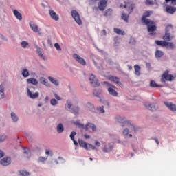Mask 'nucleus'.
I'll return each mask as SVG.
<instances>
[{
  "label": "nucleus",
  "mask_w": 176,
  "mask_h": 176,
  "mask_svg": "<svg viewBox=\"0 0 176 176\" xmlns=\"http://www.w3.org/2000/svg\"><path fill=\"white\" fill-rule=\"evenodd\" d=\"M102 85H107V86H109L107 88V91L109 92V94H110V96H113V97H118V91L115 90V89H116V86L112 85L111 84H109V82L107 81H104L102 82Z\"/></svg>",
  "instance_id": "obj_1"
},
{
  "label": "nucleus",
  "mask_w": 176,
  "mask_h": 176,
  "mask_svg": "<svg viewBox=\"0 0 176 176\" xmlns=\"http://www.w3.org/2000/svg\"><path fill=\"white\" fill-rule=\"evenodd\" d=\"M78 144L81 148H83L84 149H86V151H90V149H92L93 151L96 149V146H93L92 144H87L85 140H79Z\"/></svg>",
  "instance_id": "obj_2"
},
{
  "label": "nucleus",
  "mask_w": 176,
  "mask_h": 176,
  "mask_svg": "<svg viewBox=\"0 0 176 176\" xmlns=\"http://www.w3.org/2000/svg\"><path fill=\"white\" fill-rule=\"evenodd\" d=\"M166 80L169 82L174 80V76L168 74V70L165 71V72L162 75L161 82H164Z\"/></svg>",
  "instance_id": "obj_3"
},
{
  "label": "nucleus",
  "mask_w": 176,
  "mask_h": 176,
  "mask_svg": "<svg viewBox=\"0 0 176 176\" xmlns=\"http://www.w3.org/2000/svg\"><path fill=\"white\" fill-rule=\"evenodd\" d=\"M71 107H72V104H71L70 102L67 101L65 104V109H70V111L72 113H74L76 116V115H79V107H76L71 109Z\"/></svg>",
  "instance_id": "obj_4"
},
{
  "label": "nucleus",
  "mask_w": 176,
  "mask_h": 176,
  "mask_svg": "<svg viewBox=\"0 0 176 176\" xmlns=\"http://www.w3.org/2000/svg\"><path fill=\"white\" fill-rule=\"evenodd\" d=\"M151 14H152V11H146L142 17V23H144V24H153V21H151L149 19H146V17H149Z\"/></svg>",
  "instance_id": "obj_5"
},
{
  "label": "nucleus",
  "mask_w": 176,
  "mask_h": 176,
  "mask_svg": "<svg viewBox=\"0 0 176 176\" xmlns=\"http://www.w3.org/2000/svg\"><path fill=\"white\" fill-rule=\"evenodd\" d=\"M72 16L78 25H82V19H80V16L79 15V13H78L77 10H72Z\"/></svg>",
  "instance_id": "obj_6"
},
{
  "label": "nucleus",
  "mask_w": 176,
  "mask_h": 176,
  "mask_svg": "<svg viewBox=\"0 0 176 176\" xmlns=\"http://www.w3.org/2000/svg\"><path fill=\"white\" fill-rule=\"evenodd\" d=\"M0 164L4 166H10V164H12V157H3L0 160Z\"/></svg>",
  "instance_id": "obj_7"
},
{
  "label": "nucleus",
  "mask_w": 176,
  "mask_h": 176,
  "mask_svg": "<svg viewBox=\"0 0 176 176\" xmlns=\"http://www.w3.org/2000/svg\"><path fill=\"white\" fill-rule=\"evenodd\" d=\"M89 81L91 85H93L94 87H98L100 86V82L96 78V76L94 74H91L89 77Z\"/></svg>",
  "instance_id": "obj_8"
},
{
  "label": "nucleus",
  "mask_w": 176,
  "mask_h": 176,
  "mask_svg": "<svg viewBox=\"0 0 176 176\" xmlns=\"http://www.w3.org/2000/svg\"><path fill=\"white\" fill-rule=\"evenodd\" d=\"M107 79L111 82H114V83H116V85H118V86H122V84L120 82V79L118 76H109Z\"/></svg>",
  "instance_id": "obj_9"
},
{
  "label": "nucleus",
  "mask_w": 176,
  "mask_h": 176,
  "mask_svg": "<svg viewBox=\"0 0 176 176\" xmlns=\"http://www.w3.org/2000/svg\"><path fill=\"white\" fill-rule=\"evenodd\" d=\"M144 107L145 108H146V109H148V111H156L157 108H159L157 104L154 103H151V104L145 103Z\"/></svg>",
  "instance_id": "obj_10"
},
{
  "label": "nucleus",
  "mask_w": 176,
  "mask_h": 176,
  "mask_svg": "<svg viewBox=\"0 0 176 176\" xmlns=\"http://www.w3.org/2000/svg\"><path fill=\"white\" fill-rule=\"evenodd\" d=\"M120 8H124L128 11V13H131L134 9V5L130 3H126L124 5L120 4Z\"/></svg>",
  "instance_id": "obj_11"
},
{
  "label": "nucleus",
  "mask_w": 176,
  "mask_h": 176,
  "mask_svg": "<svg viewBox=\"0 0 176 176\" xmlns=\"http://www.w3.org/2000/svg\"><path fill=\"white\" fill-rule=\"evenodd\" d=\"M74 58L78 61L81 65H86V60L83 59V58L80 57L78 54H73Z\"/></svg>",
  "instance_id": "obj_12"
},
{
  "label": "nucleus",
  "mask_w": 176,
  "mask_h": 176,
  "mask_svg": "<svg viewBox=\"0 0 176 176\" xmlns=\"http://www.w3.org/2000/svg\"><path fill=\"white\" fill-rule=\"evenodd\" d=\"M165 10L166 13H168L169 14H174V13L176 12V7L173 6H166Z\"/></svg>",
  "instance_id": "obj_13"
},
{
  "label": "nucleus",
  "mask_w": 176,
  "mask_h": 176,
  "mask_svg": "<svg viewBox=\"0 0 176 176\" xmlns=\"http://www.w3.org/2000/svg\"><path fill=\"white\" fill-rule=\"evenodd\" d=\"M164 105L167 107L172 112H176V104H173L172 102H164Z\"/></svg>",
  "instance_id": "obj_14"
},
{
  "label": "nucleus",
  "mask_w": 176,
  "mask_h": 176,
  "mask_svg": "<svg viewBox=\"0 0 176 176\" xmlns=\"http://www.w3.org/2000/svg\"><path fill=\"white\" fill-rule=\"evenodd\" d=\"M49 14L55 21H58V20H60V16H58V14H57V13H56V12H54V10H50L49 11Z\"/></svg>",
  "instance_id": "obj_15"
},
{
  "label": "nucleus",
  "mask_w": 176,
  "mask_h": 176,
  "mask_svg": "<svg viewBox=\"0 0 176 176\" xmlns=\"http://www.w3.org/2000/svg\"><path fill=\"white\" fill-rule=\"evenodd\" d=\"M89 126L90 127H91L92 131H94V132L97 131V126L94 124L91 123V122H87L86 124V125L85 126V131H89Z\"/></svg>",
  "instance_id": "obj_16"
},
{
  "label": "nucleus",
  "mask_w": 176,
  "mask_h": 176,
  "mask_svg": "<svg viewBox=\"0 0 176 176\" xmlns=\"http://www.w3.org/2000/svg\"><path fill=\"white\" fill-rule=\"evenodd\" d=\"M107 0H101L98 5L99 10H101L102 12H103V10H105V8H107Z\"/></svg>",
  "instance_id": "obj_17"
},
{
  "label": "nucleus",
  "mask_w": 176,
  "mask_h": 176,
  "mask_svg": "<svg viewBox=\"0 0 176 176\" xmlns=\"http://www.w3.org/2000/svg\"><path fill=\"white\" fill-rule=\"evenodd\" d=\"M27 93H28V97H30V98H32L33 100L35 98H38L39 97V93L38 92H36L34 94H32V92H31L30 91V89H27Z\"/></svg>",
  "instance_id": "obj_18"
},
{
  "label": "nucleus",
  "mask_w": 176,
  "mask_h": 176,
  "mask_svg": "<svg viewBox=\"0 0 176 176\" xmlns=\"http://www.w3.org/2000/svg\"><path fill=\"white\" fill-rule=\"evenodd\" d=\"M48 80L52 83V85H54L55 86H59L60 82H58V80L52 77V76H48Z\"/></svg>",
  "instance_id": "obj_19"
},
{
  "label": "nucleus",
  "mask_w": 176,
  "mask_h": 176,
  "mask_svg": "<svg viewBox=\"0 0 176 176\" xmlns=\"http://www.w3.org/2000/svg\"><path fill=\"white\" fill-rule=\"evenodd\" d=\"M153 23H148L146 24L147 25V30L148 32H153V31H156V26L153 25Z\"/></svg>",
  "instance_id": "obj_20"
},
{
  "label": "nucleus",
  "mask_w": 176,
  "mask_h": 176,
  "mask_svg": "<svg viewBox=\"0 0 176 176\" xmlns=\"http://www.w3.org/2000/svg\"><path fill=\"white\" fill-rule=\"evenodd\" d=\"M28 83L30 84V85H34V86H36V85H38V83H39L38 82V80H36V78H30L27 80Z\"/></svg>",
  "instance_id": "obj_21"
},
{
  "label": "nucleus",
  "mask_w": 176,
  "mask_h": 176,
  "mask_svg": "<svg viewBox=\"0 0 176 176\" xmlns=\"http://www.w3.org/2000/svg\"><path fill=\"white\" fill-rule=\"evenodd\" d=\"M135 75L140 76L141 75V66L138 65H134Z\"/></svg>",
  "instance_id": "obj_22"
},
{
  "label": "nucleus",
  "mask_w": 176,
  "mask_h": 176,
  "mask_svg": "<svg viewBox=\"0 0 176 176\" xmlns=\"http://www.w3.org/2000/svg\"><path fill=\"white\" fill-rule=\"evenodd\" d=\"M13 13L18 20H23V15H21V13H20L17 10H14Z\"/></svg>",
  "instance_id": "obj_23"
},
{
  "label": "nucleus",
  "mask_w": 176,
  "mask_h": 176,
  "mask_svg": "<svg viewBox=\"0 0 176 176\" xmlns=\"http://www.w3.org/2000/svg\"><path fill=\"white\" fill-rule=\"evenodd\" d=\"M30 27L32 28L34 32H39V28L38 25H36V24L34 23H30Z\"/></svg>",
  "instance_id": "obj_24"
},
{
  "label": "nucleus",
  "mask_w": 176,
  "mask_h": 176,
  "mask_svg": "<svg viewBox=\"0 0 176 176\" xmlns=\"http://www.w3.org/2000/svg\"><path fill=\"white\" fill-rule=\"evenodd\" d=\"M116 120L118 123H121L122 124H126L127 123V120L124 117H117Z\"/></svg>",
  "instance_id": "obj_25"
},
{
  "label": "nucleus",
  "mask_w": 176,
  "mask_h": 176,
  "mask_svg": "<svg viewBox=\"0 0 176 176\" xmlns=\"http://www.w3.org/2000/svg\"><path fill=\"white\" fill-rule=\"evenodd\" d=\"M5 89L3 85H0V100L5 98Z\"/></svg>",
  "instance_id": "obj_26"
},
{
  "label": "nucleus",
  "mask_w": 176,
  "mask_h": 176,
  "mask_svg": "<svg viewBox=\"0 0 176 176\" xmlns=\"http://www.w3.org/2000/svg\"><path fill=\"white\" fill-rule=\"evenodd\" d=\"M155 43H156V45H157L158 46H163V47L167 46V41H164L156 40V41H155Z\"/></svg>",
  "instance_id": "obj_27"
},
{
  "label": "nucleus",
  "mask_w": 176,
  "mask_h": 176,
  "mask_svg": "<svg viewBox=\"0 0 176 176\" xmlns=\"http://www.w3.org/2000/svg\"><path fill=\"white\" fill-rule=\"evenodd\" d=\"M173 39V36H171V34L170 33H165V34L163 36V40L164 41H170Z\"/></svg>",
  "instance_id": "obj_28"
},
{
  "label": "nucleus",
  "mask_w": 176,
  "mask_h": 176,
  "mask_svg": "<svg viewBox=\"0 0 176 176\" xmlns=\"http://www.w3.org/2000/svg\"><path fill=\"white\" fill-rule=\"evenodd\" d=\"M23 153L25 155V157L27 159H30V157H31V151H30V149L25 148Z\"/></svg>",
  "instance_id": "obj_29"
},
{
  "label": "nucleus",
  "mask_w": 176,
  "mask_h": 176,
  "mask_svg": "<svg viewBox=\"0 0 176 176\" xmlns=\"http://www.w3.org/2000/svg\"><path fill=\"white\" fill-rule=\"evenodd\" d=\"M114 32H116V34H117L118 35H125L126 34L124 31H123L119 28H114Z\"/></svg>",
  "instance_id": "obj_30"
},
{
  "label": "nucleus",
  "mask_w": 176,
  "mask_h": 176,
  "mask_svg": "<svg viewBox=\"0 0 176 176\" xmlns=\"http://www.w3.org/2000/svg\"><path fill=\"white\" fill-rule=\"evenodd\" d=\"M87 107L91 111V112H96V107L91 103H87Z\"/></svg>",
  "instance_id": "obj_31"
},
{
  "label": "nucleus",
  "mask_w": 176,
  "mask_h": 176,
  "mask_svg": "<svg viewBox=\"0 0 176 176\" xmlns=\"http://www.w3.org/2000/svg\"><path fill=\"white\" fill-rule=\"evenodd\" d=\"M64 131V125L63 124H59L57 126V132L59 133V134H61Z\"/></svg>",
  "instance_id": "obj_32"
},
{
  "label": "nucleus",
  "mask_w": 176,
  "mask_h": 176,
  "mask_svg": "<svg viewBox=\"0 0 176 176\" xmlns=\"http://www.w3.org/2000/svg\"><path fill=\"white\" fill-rule=\"evenodd\" d=\"M22 76H23V78H28L30 76V72H28V69H23Z\"/></svg>",
  "instance_id": "obj_33"
},
{
  "label": "nucleus",
  "mask_w": 176,
  "mask_h": 176,
  "mask_svg": "<svg viewBox=\"0 0 176 176\" xmlns=\"http://www.w3.org/2000/svg\"><path fill=\"white\" fill-rule=\"evenodd\" d=\"M36 52L38 54V56L43 58V60H46V57H45L43 56V54L42 53V50L41 49V47H38L37 50H36Z\"/></svg>",
  "instance_id": "obj_34"
},
{
  "label": "nucleus",
  "mask_w": 176,
  "mask_h": 176,
  "mask_svg": "<svg viewBox=\"0 0 176 176\" xmlns=\"http://www.w3.org/2000/svg\"><path fill=\"white\" fill-rule=\"evenodd\" d=\"M73 123L75 124V126H78L80 129H84L86 127L85 124H81L79 121H74Z\"/></svg>",
  "instance_id": "obj_35"
},
{
  "label": "nucleus",
  "mask_w": 176,
  "mask_h": 176,
  "mask_svg": "<svg viewBox=\"0 0 176 176\" xmlns=\"http://www.w3.org/2000/svg\"><path fill=\"white\" fill-rule=\"evenodd\" d=\"M163 54H164L163 51L157 50L155 52V57H156V58H160V57H163Z\"/></svg>",
  "instance_id": "obj_36"
},
{
  "label": "nucleus",
  "mask_w": 176,
  "mask_h": 176,
  "mask_svg": "<svg viewBox=\"0 0 176 176\" xmlns=\"http://www.w3.org/2000/svg\"><path fill=\"white\" fill-rule=\"evenodd\" d=\"M150 86L151 87H162V85H157L155 80H151L150 82Z\"/></svg>",
  "instance_id": "obj_37"
},
{
  "label": "nucleus",
  "mask_w": 176,
  "mask_h": 176,
  "mask_svg": "<svg viewBox=\"0 0 176 176\" xmlns=\"http://www.w3.org/2000/svg\"><path fill=\"white\" fill-rule=\"evenodd\" d=\"M21 46L23 49H27V47H28V46H30V43H28V42H27L25 41H23L22 42H21Z\"/></svg>",
  "instance_id": "obj_38"
},
{
  "label": "nucleus",
  "mask_w": 176,
  "mask_h": 176,
  "mask_svg": "<svg viewBox=\"0 0 176 176\" xmlns=\"http://www.w3.org/2000/svg\"><path fill=\"white\" fill-rule=\"evenodd\" d=\"M101 93L102 91L100 89H95L94 91V96H95V97H100Z\"/></svg>",
  "instance_id": "obj_39"
},
{
  "label": "nucleus",
  "mask_w": 176,
  "mask_h": 176,
  "mask_svg": "<svg viewBox=\"0 0 176 176\" xmlns=\"http://www.w3.org/2000/svg\"><path fill=\"white\" fill-rule=\"evenodd\" d=\"M11 118L13 122H17L19 120V117L14 113H11Z\"/></svg>",
  "instance_id": "obj_40"
},
{
  "label": "nucleus",
  "mask_w": 176,
  "mask_h": 176,
  "mask_svg": "<svg viewBox=\"0 0 176 176\" xmlns=\"http://www.w3.org/2000/svg\"><path fill=\"white\" fill-rule=\"evenodd\" d=\"M122 20H124L126 23L129 22V16H127V14H126L124 12L122 13Z\"/></svg>",
  "instance_id": "obj_41"
},
{
  "label": "nucleus",
  "mask_w": 176,
  "mask_h": 176,
  "mask_svg": "<svg viewBox=\"0 0 176 176\" xmlns=\"http://www.w3.org/2000/svg\"><path fill=\"white\" fill-rule=\"evenodd\" d=\"M40 82L42 85H45V86L47 85V80L43 77L40 78Z\"/></svg>",
  "instance_id": "obj_42"
},
{
  "label": "nucleus",
  "mask_w": 176,
  "mask_h": 176,
  "mask_svg": "<svg viewBox=\"0 0 176 176\" xmlns=\"http://www.w3.org/2000/svg\"><path fill=\"white\" fill-rule=\"evenodd\" d=\"M19 174L21 176H29L30 175V173H28L27 171H24V170H20Z\"/></svg>",
  "instance_id": "obj_43"
},
{
  "label": "nucleus",
  "mask_w": 176,
  "mask_h": 176,
  "mask_svg": "<svg viewBox=\"0 0 176 176\" xmlns=\"http://www.w3.org/2000/svg\"><path fill=\"white\" fill-rule=\"evenodd\" d=\"M165 2L166 3L170 2V5H172L173 6H176V0H165Z\"/></svg>",
  "instance_id": "obj_44"
},
{
  "label": "nucleus",
  "mask_w": 176,
  "mask_h": 176,
  "mask_svg": "<svg viewBox=\"0 0 176 176\" xmlns=\"http://www.w3.org/2000/svg\"><path fill=\"white\" fill-rule=\"evenodd\" d=\"M112 14V9L109 8L107 10L105 11L104 12V16H111Z\"/></svg>",
  "instance_id": "obj_45"
},
{
  "label": "nucleus",
  "mask_w": 176,
  "mask_h": 176,
  "mask_svg": "<svg viewBox=\"0 0 176 176\" xmlns=\"http://www.w3.org/2000/svg\"><path fill=\"white\" fill-rule=\"evenodd\" d=\"M166 47L169 49H174V43L171 42H166Z\"/></svg>",
  "instance_id": "obj_46"
},
{
  "label": "nucleus",
  "mask_w": 176,
  "mask_h": 176,
  "mask_svg": "<svg viewBox=\"0 0 176 176\" xmlns=\"http://www.w3.org/2000/svg\"><path fill=\"white\" fill-rule=\"evenodd\" d=\"M97 111H98L100 113H105V110L104 109V106L98 107Z\"/></svg>",
  "instance_id": "obj_47"
},
{
  "label": "nucleus",
  "mask_w": 176,
  "mask_h": 176,
  "mask_svg": "<svg viewBox=\"0 0 176 176\" xmlns=\"http://www.w3.org/2000/svg\"><path fill=\"white\" fill-rule=\"evenodd\" d=\"M129 129H132V130H133V131H135V133H137V131H138V129H140V128H138L133 124H131L129 126Z\"/></svg>",
  "instance_id": "obj_48"
},
{
  "label": "nucleus",
  "mask_w": 176,
  "mask_h": 176,
  "mask_svg": "<svg viewBox=\"0 0 176 176\" xmlns=\"http://www.w3.org/2000/svg\"><path fill=\"white\" fill-rule=\"evenodd\" d=\"M75 135H76V132H75V131H72V132L70 133L69 137H70V138H71L72 140H75Z\"/></svg>",
  "instance_id": "obj_49"
},
{
  "label": "nucleus",
  "mask_w": 176,
  "mask_h": 176,
  "mask_svg": "<svg viewBox=\"0 0 176 176\" xmlns=\"http://www.w3.org/2000/svg\"><path fill=\"white\" fill-rule=\"evenodd\" d=\"M50 104H51V105H53V106L57 105L58 102L56 99H51Z\"/></svg>",
  "instance_id": "obj_50"
},
{
  "label": "nucleus",
  "mask_w": 176,
  "mask_h": 176,
  "mask_svg": "<svg viewBox=\"0 0 176 176\" xmlns=\"http://www.w3.org/2000/svg\"><path fill=\"white\" fill-rule=\"evenodd\" d=\"M170 30H173V25H168L166 28V32L168 33Z\"/></svg>",
  "instance_id": "obj_51"
},
{
  "label": "nucleus",
  "mask_w": 176,
  "mask_h": 176,
  "mask_svg": "<svg viewBox=\"0 0 176 176\" xmlns=\"http://www.w3.org/2000/svg\"><path fill=\"white\" fill-rule=\"evenodd\" d=\"M54 47H56V50H61V47L60 46V44H58V43H56L54 44Z\"/></svg>",
  "instance_id": "obj_52"
},
{
  "label": "nucleus",
  "mask_w": 176,
  "mask_h": 176,
  "mask_svg": "<svg viewBox=\"0 0 176 176\" xmlns=\"http://www.w3.org/2000/svg\"><path fill=\"white\" fill-rule=\"evenodd\" d=\"M135 42H136L135 38H130L129 43L131 44V45H135Z\"/></svg>",
  "instance_id": "obj_53"
},
{
  "label": "nucleus",
  "mask_w": 176,
  "mask_h": 176,
  "mask_svg": "<svg viewBox=\"0 0 176 176\" xmlns=\"http://www.w3.org/2000/svg\"><path fill=\"white\" fill-rule=\"evenodd\" d=\"M6 140V135H2L0 136V142H3Z\"/></svg>",
  "instance_id": "obj_54"
},
{
  "label": "nucleus",
  "mask_w": 176,
  "mask_h": 176,
  "mask_svg": "<svg viewBox=\"0 0 176 176\" xmlns=\"http://www.w3.org/2000/svg\"><path fill=\"white\" fill-rule=\"evenodd\" d=\"M129 129L126 128L123 130V135H129Z\"/></svg>",
  "instance_id": "obj_55"
},
{
  "label": "nucleus",
  "mask_w": 176,
  "mask_h": 176,
  "mask_svg": "<svg viewBox=\"0 0 176 176\" xmlns=\"http://www.w3.org/2000/svg\"><path fill=\"white\" fill-rule=\"evenodd\" d=\"M102 151L103 152H106V153L111 152V151H112V148H107V147H104L102 148Z\"/></svg>",
  "instance_id": "obj_56"
},
{
  "label": "nucleus",
  "mask_w": 176,
  "mask_h": 176,
  "mask_svg": "<svg viewBox=\"0 0 176 176\" xmlns=\"http://www.w3.org/2000/svg\"><path fill=\"white\" fill-rule=\"evenodd\" d=\"M54 96L55 98H56L58 101L61 100V97H60L59 96H58L57 94L54 93Z\"/></svg>",
  "instance_id": "obj_57"
},
{
  "label": "nucleus",
  "mask_w": 176,
  "mask_h": 176,
  "mask_svg": "<svg viewBox=\"0 0 176 176\" xmlns=\"http://www.w3.org/2000/svg\"><path fill=\"white\" fill-rule=\"evenodd\" d=\"M3 156H5V153H3V151L0 150V159L3 157Z\"/></svg>",
  "instance_id": "obj_58"
},
{
  "label": "nucleus",
  "mask_w": 176,
  "mask_h": 176,
  "mask_svg": "<svg viewBox=\"0 0 176 176\" xmlns=\"http://www.w3.org/2000/svg\"><path fill=\"white\" fill-rule=\"evenodd\" d=\"M95 145L96 146H101V144L100 143V142H98V141H96L95 142Z\"/></svg>",
  "instance_id": "obj_59"
},
{
  "label": "nucleus",
  "mask_w": 176,
  "mask_h": 176,
  "mask_svg": "<svg viewBox=\"0 0 176 176\" xmlns=\"http://www.w3.org/2000/svg\"><path fill=\"white\" fill-rule=\"evenodd\" d=\"M146 5H153V3L152 1H149L146 0Z\"/></svg>",
  "instance_id": "obj_60"
},
{
  "label": "nucleus",
  "mask_w": 176,
  "mask_h": 176,
  "mask_svg": "<svg viewBox=\"0 0 176 176\" xmlns=\"http://www.w3.org/2000/svg\"><path fill=\"white\" fill-rule=\"evenodd\" d=\"M102 35H104V36L107 35V30H105V29H104L102 31Z\"/></svg>",
  "instance_id": "obj_61"
},
{
  "label": "nucleus",
  "mask_w": 176,
  "mask_h": 176,
  "mask_svg": "<svg viewBox=\"0 0 176 176\" xmlns=\"http://www.w3.org/2000/svg\"><path fill=\"white\" fill-rule=\"evenodd\" d=\"M85 138H86L87 140H89V138H90V135H87V134H85L84 135Z\"/></svg>",
  "instance_id": "obj_62"
},
{
  "label": "nucleus",
  "mask_w": 176,
  "mask_h": 176,
  "mask_svg": "<svg viewBox=\"0 0 176 176\" xmlns=\"http://www.w3.org/2000/svg\"><path fill=\"white\" fill-rule=\"evenodd\" d=\"M72 141H73L74 145H76V146H77V145H78V142H76V140H75V139H74V140H72Z\"/></svg>",
  "instance_id": "obj_63"
},
{
  "label": "nucleus",
  "mask_w": 176,
  "mask_h": 176,
  "mask_svg": "<svg viewBox=\"0 0 176 176\" xmlns=\"http://www.w3.org/2000/svg\"><path fill=\"white\" fill-rule=\"evenodd\" d=\"M154 140L155 141L156 144H157V145H159V140H157V138H154Z\"/></svg>",
  "instance_id": "obj_64"
}]
</instances>
